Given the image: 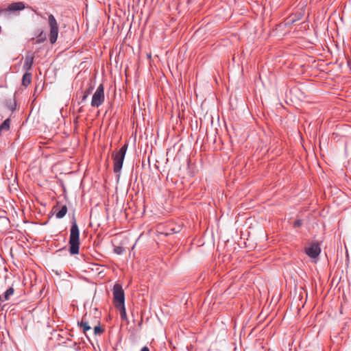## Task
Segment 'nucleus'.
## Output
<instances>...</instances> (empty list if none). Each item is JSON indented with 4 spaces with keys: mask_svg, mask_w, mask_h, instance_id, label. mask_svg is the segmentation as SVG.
Wrapping results in <instances>:
<instances>
[{
    "mask_svg": "<svg viewBox=\"0 0 351 351\" xmlns=\"http://www.w3.org/2000/svg\"><path fill=\"white\" fill-rule=\"evenodd\" d=\"M69 243L70 245V254L72 255L77 254L79 253L80 244V230L75 218H73V220L71 222Z\"/></svg>",
    "mask_w": 351,
    "mask_h": 351,
    "instance_id": "obj_1",
    "label": "nucleus"
},
{
    "mask_svg": "<svg viewBox=\"0 0 351 351\" xmlns=\"http://www.w3.org/2000/svg\"><path fill=\"white\" fill-rule=\"evenodd\" d=\"M128 144L125 143L118 151L112 154L114 161V171L118 173L121 171L125 156L128 149Z\"/></svg>",
    "mask_w": 351,
    "mask_h": 351,
    "instance_id": "obj_2",
    "label": "nucleus"
},
{
    "mask_svg": "<svg viewBox=\"0 0 351 351\" xmlns=\"http://www.w3.org/2000/svg\"><path fill=\"white\" fill-rule=\"evenodd\" d=\"M48 24L50 28L49 40L51 44H54L58 39L59 27L56 18L52 14L48 15Z\"/></svg>",
    "mask_w": 351,
    "mask_h": 351,
    "instance_id": "obj_3",
    "label": "nucleus"
},
{
    "mask_svg": "<svg viewBox=\"0 0 351 351\" xmlns=\"http://www.w3.org/2000/svg\"><path fill=\"white\" fill-rule=\"evenodd\" d=\"M113 300L115 306L125 304V294L124 291L119 284H115L112 289Z\"/></svg>",
    "mask_w": 351,
    "mask_h": 351,
    "instance_id": "obj_4",
    "label": "nucleus"
},
{
    "mask_svg": "<svg viewBox=\"0 0 351 351\" xmlns=\"http://www.w3.org/2000/svg\"><path fill=\"white\" fill-rule=\"evenodd\" d=\"M104 90V89H97L94 93L91 101V106L93 107L98 108L104 103L105 99Z\"/></svg>",
    "mask_w": 351,
    "mask_h": 351,
    "instance_id": "obj_5",
    "label": "nucleus"
},
{
    "mask_svg": "<svg viewBox=\"0 0 351 351\" xmlns=\"http://www.w3.org/2000/svg\"><path fill=\"white\" fill-rule=\"evenodd\" d=\"M305 252L310 258H316L321 252V248L317 243H312L305 248Z\"/></svg>",
    "mask_w": 351,
    "mask_h": 351,
    "instance_id": "obj_6",
    "label": "nucleus"
},
{
    "mask_svg": "<svg viewBox=\"0 0 351 351\" xmlns=\"http://www.w3.org/2000/svg\"><path fill=\"white\" fill-rule=\"evenodd\" d=\"M52 211L57 219H62L66 215L68 209L66 205H63L60 208L58 204H57L53 207Z\"/></svg>",
    "mask_w": 351,
    "mask_h": 351,
    "instance_id": "obj_7",
    "label": "nucleus"
},
{
    "mask_svg": "<svg viewBox=\"0 0 351 351\" xmlns=\"http://www.w3.org/2000/svg\"><path fill=\"white\" fill-rule=\"evenodd\" d=\"M34 56L32 53H28L25 56V61L23 64V69L26 71H29L31 69L33 62H34Z\"/></svg>",
    "mask_w": 351,
    "mask_h": 351,
    "instance_id": "obj_8",
    "label": "nucleus"
},
{
    "mask_svg": "<svg viewBox=\"0 0 351 351\" xmlns=\"http://www.w3.org/2000/svg\"><path fill=\"white\" fill-rule=\"evenodd\" d=\"M14 293V289L13 286H11L3 294L0 295V301L3 302L9 300Z\"/></svg>",
    "mask_w": 351,
    "mask_h": 351,
    "instance_id": "obj_9",
    "label": "nucleus"
},
{
    "mask_svg": "<svg viewBox=\"0 0 351 351\" xmlns=\"http://www.w3.org/2000/svg\"><path fill=\"white\" fill-rule=\"evenodd\" d=\"M5 108L10 112H14L16 109V101L14 99L7 100L5 103Z\"/></svg>",
    "mask_w": 351,
    "mask_h": 351,
    "instance_id": "obj_10",
    "label": "nucleus"
},
{
    "mask_svg": "<svg viewBox=\"0 0 351 351\" xmlns=\"http://www.w3.org/2000/svg\"><path fill=\"white\" fill-rule=\"evenodd\" d=\"M32 81V74L30 73H25L22 78V85L27 87L29 86Z\"/></svg>",
    "mask_w": 351,
    "mask_h": 351,
    "instance_id": "obj_11",
    "label": "nucleus"
},
{
    "mask_svg": "<svg viewBox=\"0 0 351 351\" xmlns=\"http://www.w3.org/2000/svg\"><path fill=\"white\" fill-rule=\"evenodd\" d=\"M116 308L120 312V316L121 318L123 320H127V315H126V310L125 307V304H121V305H117Z\"/></svg>",
    "mask_w": 351,
    "mask_h": 351,
    "instance_id": "obj_12",
    "label": "nucleus"
},
{
    "mask_svg": "<svg viewBox=\"0 0 351 351\" xmlns=\"http://www.w3.org/2000/svg\"><path fill=\"white\" fill-rule=\"evenodd\" d=\"M25 8V5L22 2L12 3L10 9L12 10H22Z\"/></svg>",
    "mask_w": 351,
    "mask_h": 351,
    "instance_id": "obj_13",
    "label": "nucleus"
},
{
    "mask_svg": "<svg viewBox=\"0 0 351 351\" xmlns=\"http://www.w3.org/2000/svg\"><path fill=\"white\" fill-rule=\"evenodd\" d=\"M10 120L9 118L6 119L1 125H0V132L3 130L8 131L10 129Z\"/></svg>",
    "mask_w": 351,
    "mask_h": 351,
    "instance_id": "obj_14",
    "label": "nucleus"
},
{
    "mask_svg": "<svg viewBox=\"0 0 351 351\" xmlns=\"http://www.w3.org/2000/svg\"><path fill=\"white\" fill-rule=\"evenodd\" d=\"M78 324L83 328L84 332L90 330L91 327L89 326L87 321H86L84 318L82 319L80 322H78Z\"/></svg>",
    "mask_w": 351,
    "mask_h": 351,
    "instance_id": "obj_15",
    "label": "nucleus"
},
{
    "mask_svg": "<svg viewBox=\"0 0 351 351\" xmlns=\"http://www.w3.org/2000/svg\"><path fill=\"white\" fill-rule=\"evenodd\" d=\"M124 250H125L124 248L121 246H117V247H114V252L117 254H122L123 253Z\"/></svg>",
    "mask_w": 351,
    "mask_h": 351,
    "instance_id": "obj_16",
    "label": "nucleus"
},
{
    "mask_svg": "<svg viewBox=\"0 0 351 351\" xmlns=\"http://www.w3.org/2000/svg\"><path fill=\"white\" fill-rule=\"evenodd\" d=\"M103 332L101 326L99 325L95 326L94 332L95 335L101 334Z\"/></svg>",
    "mask_w": 351,
    "mask_h": 351,
    "instance_id": "obj_17",
    "label": "nucleus"
},
{
    "mask_svg": "<svg viewBox=\"0 0 351 351\" xmlns=\"http://www.w3.org/2000/svg\"><path fill=\"white\" fill-rule=\"evenodd\" d=\"M140 351H150L147 346H144L141 348Z\"/></svg>",
    "mask_w": 351,
    "mask_h": 351,
    "instance_id": "obj_18",
    "label": "nucleus"
},
{
    "mask_svg": "<svg viewBox=\"0 0 351 351\" xmlns=\"http://www.w3.org/2000/svg\"><path fill=\"white\" fill-rule=\"evenodd\" d=\"M0 221H2L5 222V223L8 222V219L7 218L0 219Z\"/></svg>",
    "mask_w": 351,
    "mask_h": 351,
    "instance_id": "obj_19",
    "label": "nucleus"
},
{
    "mask_svg": "<svg viewBox=\"0 0 351 351\" xmlns=\"http://www.w3.org/2000/svg\"><path fill=\"white\" fill-rule=\"evenodd\" d=\"M89 94H90L89 89H88V90L85 92L84 95H87V97H88Z\"/></svg>",
    "mask_w": 351,
    "mask_h": 351,
    "instance_id": "obj_20",
    "label": "nucleus"
},
{
    "mask_svg": "<svg viewBox=\"0 0 351 351\" xmlns=\"http://www.w3.org/2000/svg\"><path fill=\"white\" fill-rule=\"evenodd\" d=\"M87 98V95H84L82 97V100H85Z\"/></svg>",
    "mask_w": 351,
    "mask_h": 351,
    "instance_id": "obj_21",
    "label": "nucleus"
},
{
    "mask_svg": "<svg viewBox=\"0 0 351 351\" xmlns=\"http://www.w3.org/2000/svg\"><path fill=\"white\" fill-rule=\"evenodd\" d=\"M300 221H295V226H300Z\"/></svg>",
    "mask_w": 351,
    "mask_h": 351,
    "instance_id": "obj_22",
    "label": "nucleus"
},
{
    "mask_svg": "<svg viewBox=\"0 0 351 351\" xmlns=\"http://www.w3.org/2000/svg\"><path fill=\"white\" fill-rule=\"evenodd\" d=\"M173 232H178L180 230H176L175 229H172Z\"/></svg>",
    "mask_w": 351,
    "mask_h": 351,
    "instance_id": "obj_23",
    "label": "nucleus"
},
{
    "mask_svg": "<svg viewBox=\"0 0 351 351\" xmlns=\"http://www.w3.org/2000/svg\"><path fill=\"white\" fill-rule=\"evenodd\" d=\"M99 88H103L102 85L100 84L99 86H98Z\"/></svg>",
    "mask_w": 351,
    "mask_h": 351,
    "instance_id": "obj_24",
    "label": "nucleus"
},
{
    "mask_svg": "<svg viewBox=\"0 0 351 351\" xmlns=\"http://www.w3.org/2000/svg\"><path fill=\"white\" fill-rule=\"evenodd\" d=\"M37 90H38L37 88H35L34 95L36 94Z\"/></svg>",
    "mask_w": 351,
    "mask_h": 351,
    "instance_id": "obj_25",
    "label": "nucleus"
}]
</instances>
